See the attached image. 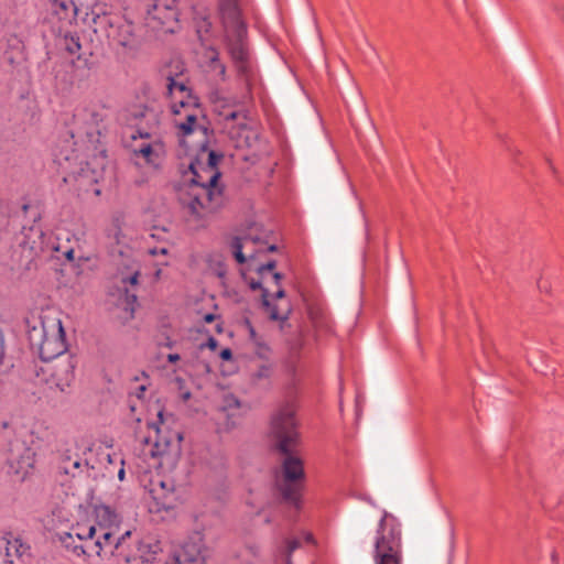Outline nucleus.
Here are the masks:
<instances>
[{
	"label": "nucleus",
	"mask_w": 564,
	"mask_h": 564,
	"mask_svg": "<svg viewBox=\"0 0 564 564\" xmlns=\"http://www.w3.org/2000/svg\"><path fill=\"white\" fill-rule=\"evenodd\" d=\"M137 133H138V137L141 138V139H148V138L151 137V132L145 131V130H141V129H138Z\"/></svg>",
	"instance_id": "nucleus-39"
},
{
	"label": "nucleus",
	"mask_w": 564,
	"mask_h": 564,
	"mask_svg": "<svg viewBox=\"0 0 564 564\" xmlns=\"http://www.w3.org/2000/svg\"><path fill=\"white\" fill-rule=\"evenodd\" d=\"M144 391H145V386H143V384L140 386L135 393L137 398L141 399L143 397Z\"/></svg>",
	"instance_id": "nucleus-44"
},
{
	"label": "nucleus",
	"mask_w": 564,
	"mask_h": 564,
	"mask_svg": "<svg viewBox=\"0 0 564 564\" xmlns=\"http://www.w3.org/2000/svg\"><path fill=\"white\" fill-rule=\"evenodd\" d=\"M220 159H221L220 154H217L214 151L209 152V154H208V166L206 169H204V171H203V173L206 174L205 177L210 176L213 173H219L218 171H216V165L220 161Z\"/></svg>",
	"instance_id": "nucleus-24"
},
{
	"label": "nucleus",
	"mask_w": 564,
	"mask_h": 564,
	"mask_svg": "<svg viewBox=\"0 0 564 564\" xmlns=\"http://www.w3.org/2000/svg\"><path fill=\"white\" fill-rule=\"evenodd\" d=\"M69 532L74 533L79 543H85L88 546H91V544H99V546L104 547V545L106 544L100 533L96 536L98 530L95 525L86 527L77 524L75 527H72Z\"/></svg>",
	"instance_id": "nucleus-16"
},
{
	"label": "nucleus",
	"mask_w": 564,
	"mask_h": 564,
	"mask_svg": "<svg viewBox=\"0 0 564 564\" xmlns=\"http://www.w3.org/2000/svg\"><path fill=\"white\" fill-rule=\"evenodd\" d=\"M132 115L134 118L149 117L151 120L156 121V115L148 108L137 109Z\"/></svg>",
	"instance_id": "nucleus-30"
},
{
	"label": "nucleus",
	"mask_w": 564,
	"mask_h": 564,
	"mask_svg": "<svg viewBox=\"0 0 564 564\" xmlns=\"http://www.w3.org/2000/svg\"><path fill=\"white\" fill-rule=\"evenodd\" d=\"M198 163L191 162L192 176L180 187L178 200L188 223L196 228L207 225L209 218L224 205L223 188L218 184L220 173L204 177L197 171Z\"/></svg>",
	"instance_id": "nucleus-2"
},
{
	"label": "nucleus",
	"mask_w": 564,
	"mask_h": 564,
	"mask_svg": "<svg viewBox=\"0 0 564 564\" xmlns=\"http://www.w3.org/2000/svg\"><path fill=\"white\" fill-rule=\"evenodd\" d=\"M249 334H250V339L253 341V344L260 339V337H258V335L252 326H249Z\"/></svg>",
	"instance_id": "nucleus-38"
},
{
	"label": "nucleus",
	"mask_w": 564,
	"mask_h": 564,
	"mask_svg": "<svg viewBox=\"0 0 564 564\" xmlns=\"http://www.w3.org/2000/svg\"><path fill=\"white\" fill-rule=\"evenodd\" d=\"M371 554L375 564H403L401 524L387 511L378 523Z\"/></svg>",
	"instance_id": "nucleus-5"
},
{
	"label": "nucleus",
	"mask_w": 564,
	"mask_h": 564,
	"mask_svg": "<svg viewBox=\"0 0 564 564\" xmlns=\"http://www.w3.org/2000/svg\"><path fill=\"white\" fill-rule=\"evenodd\" d=\"M106 34L113 45L131 48L134 44L133 25L119 18L109 20Z\"/></svg>",
	"instance_id": "nucleus-10"
},
{
	"label": "nucleus",
	"mask_w": 564,
	"mask_h": 564,
	"mask_svg": "<svg viewBox=\"0 0 564 564\" xmlns=\"http://www.w3.org/2000/svg\"><path fill=\"white\" fill-rule=\"evenodd\" d=\"M22 210L25 215H29L32 219V225H23L21 232L18 237L19 246L23 252H28L29 259L37 257L41 253L61 251V247L52 241V238L47 236L39 220L41 214L39 207L32 204L24 203Z\"/></svg>",
	"instance_id": "nucleus-7"
},
{
	"label": "nucleus",
	"mask_w": 564,
	"mask_h": 564,
	"mask_svg": "<svg viewBox=\"0 0 564 564\" xmlns=\"http://www.w3.org/2000/svg\"><path fill=\"white\" fill-rule=\"evenodd\" d=\"M63 254L68 259V260H72L74 258V249L73 248H68L64 251H62Z\"/></svg>",
	"instance_id": "nucleus-42"
},
{
	"label": "nucleus",
	"mask_w": 564,
	"mask_h": 564,
	"mask_svg": "<svg viewBox=\"0 0 564 564\" xmlns=\"http://www.w3.org/2000/svg\"><path fill=\"white\" fill-rule=\"evenodd\" d=\"M281 279H282L281 273L275 272V273L273 274V280H274V283H275V284H278V285H279V284H280Z\"/></svg>",
	"instance_id": "nucleus-46"
},
{
	"label": "nucleus",
	"mask_w": 564,
	"mask_h": 564,
	"mask_svg": "<svg viewBox=\"0 0 564 564\" xmlns=\"http://www.w3.org/2000/svg\"><path fill=\"white\" fill-rule=\"evenodd\" d=\"M57 536L62 546L77 557L85 556L91 558L94 555H101L102 546H99V544L88 546L85 543H79L73 532H61Z\"/></svg>",
	"instance_id": "nucleus-12"
},
{
	"label": "nucleus",
	"mask_w": 564,
	"mask_h": 564,
	"mask_svg": "<svg viewBox=\"0 0 564 564\" xmlns=\"http://www.w3.org/2000/svg\"><path fill=\"white\" fill-rule=\"evenodd\" d=\"M148 21L149 23L156 22L165 33H174L178 21L177 8H167L165 11H161V18H150L148 15Z\"/></svg>",
	"instance_id": "nucleus-17"
},
{
	"label": "nucleus",
	"mask_w": 564,
	"mask_h": 564,
	"mask_svg": "<svg viewBox=\"0 0 564 564\" xmlns=\"http://www.w3.org/2000/svg\"><path fill=\"white\" fill-rule=\"evenodd\" d=\"M262 304L265 307V310L268 311L269 317L272 321L284 322L288 319V314H280L278 307L270 303V301L268 300V290H265V289H263V292H262Z\"/></svg>",
	"instance_id": "nucleus-21"
},
{
	"label": "nucleus",
	"mask_w": 564,
	"mask_h": 564,
	"mask_svg": "<svg viewBox=\"0 0 564 564\" xmlns=\"http://www.w3.org/2000/svg\"><path fill=\"white\" fill-rule=\"evenodd\" d=\"M271 375V366L263 364L252 375L257 380L267 379Z\"/></svg>",
	"instance_id": "nucleus-28"
},
{
	"label": "nucleus",
	"mask_w": 564,
	"mask_h": 564,
	"mask_svg": "<svg viewBox=\"0 0 564 564\" xmlns=\"http://www.w3.org/2000/svg\"><path fill=\"white\" fill-rule=\"evenodd\" d=\"M305 540L307 542H313V535L311 533H305Z\"/></svg>",
	"instance_id": "nucleus-50"
},
{
	"label": "nucleus",
	"mask_w": 564,
	"mask_h": 564,
	"mask_svg": "<svg viewBox=\"0 0 564 564\" xmlns=\"http://www.w3.org/2000/svg\"><path fill=\"white\" fill-rule=\"evenodd\" d=\"M29 549V545L23 543L21 539L7 541L6 551L8 557L17 556L18 558H21L28 554Z\"/></svg>",
	"instance_id": "nucleus-19"
},
{
	"label": "nucleus",
	"mask_w": 564,
	"mask_h": 564,
	"mask_svg": "<svg viewBox=\"0 0 564 564\" xmlns=\"http://www.w3.org/2000/svg\"><path fill=\"white\" fill-rule=\"evenodd\" d=\"M206 57L209 61V68H210V70L217 73V75L221 79H225V77H226V66H225L224 63L220 62L218 51L215 47H212V46L208 47L206 50Z\"/></svg>",
	"instance_id": "nucleus-18"
},
{
	"label": "nucleus",
	"mask_w": 564,
	"mask_h": 564,
	"mask_svg": "<svg viewBox=\"0 0 564 564\" xmlns=\"http://www.w3.org/2000/svg\"><path fill=\"white\" fill-rule=\"evenodd\" d=\"M82 460L79 458L72 459L67 457L61 463L59 469L66 475L76 476V471L80 469Z\"/></svg>",
	"instance_id": "nucleus-23"
},
{
	"label": "nucleus",
	"mask_w": 564,
	"mask_h": 564,
	"mask_svg": "<svg viewBox=\"0 0 564 564\" xmlns=\"http://www.w3.org/2000/svg\"><path fill=\"white\" fill-rule=\"evenodd\" d=\"M130 533H131L130 531H126V532H124V533H123V534H122V535L117 540V542H116V544H115V547L117 549V547L122 543V541H123L126 538H128V536L130 535Z\"/></svg>",
	"instance_id": "nucleus-40"
},
{
	"label": "nucleus",
	"mask_w": 564,
	"mask_h": 564,
	"mask_svg": "<svg viewBox=\"0 0 564 564\" xmlns=\"http://www.w3.org/2000/svg\"><path fill=\"white\" fill-rule=\"evenodd\" d=\"M138 278H139V272L138 271H134L130 276L128 278H123L122 279V282L126 284V283H130L132 285L137 284L138 282Z\"/></svg>",
	"instance_id": "nucleus-36"
},
{
	"label": "nucleus",
	"mask_w": 564,
	"mask_h": 564,
	"mask_svg": "<svg viewBox=\"0 0 564 564\" xmlns=\"http://www.w3.org/2000/svg\"><path fill=\"white\" fill-rule=\"evenodd\" d=\"M167 94L172 99L171 111L174 115H182L184 112V120L175 122V126L181 131L182 135L186 137L192 134L197 128V102L196 99L191 96V91L183 82H178L175 77L167 76Z\"/></svg>",
	"instance_id": "nucleus-8"
},
{
	"label": "nucleus",
	"mask_w": 564,
	"mask_h": 564,
	"mask_svg": "<svg viewBox=\"0 0 564 564\" xmlns=\"http://www.w3.org/2000/svg\"><path fill=\"white\" fill-rule=\"evenodd\" d=\"M161 274V269H158L156 272H155V278H159Z\"/></svg>",
	"instance_id": "nucleus-54"
},
{
	"label": "nucleus",
	"mask_w": 564,
	"mask_h": 564,
	"mask_svg": "<svg viewBox=\"0 0 564 564\" xmlns=\"http://www.w3.org/2000/svg\"><path fill=\"white\" fill-rule=\"evenodd\" d=\"M239 409L240 408V402L239 400L234 397V395H228L225 398V405H224V410L227 411L229 409Z\"/></svg>",
	"instance_id": "nucleus-31"
},
{
	"label": "nucleus",
	"mask_w": 564,
	"mask_h": 564,
	"mask_svg": "<svg viewBox=\"0 0 564 564\" xmlns=\"http://www.w3.org/2000/svg\"><path fill=\"white\" fill-rule=\"evenodd\" d=\"M275 265H276L275 261H273V260L269 261L268 263L260 265L258 269V272L260 274H263L265 271L273 270L275 268Z\"/></svg>",
	"instance_id": "nucleus-34"
},
{
	"label": "nucleus",
	"mask_w": 564,
	"mask_h": 564,
	"mask_svg": "<svg viewBox=\"0 0 564 564\" xmlns=\"http://www.w3.org/2000/svg\"><path fill=\"white\" fill-rule=\"evenodd\" d=\"M271 434L278 449L285 455L282 464L283 479L279 484V489L285 501L297 507L304 468L302 460L292 454L299 438L293 405L284 404L273 414Z\"/></svg>",
	"instance_id": "nucleus-1"
},
{
	"label": "nucleus",
	"mask_w": 564,
	"mask_h": 564,
	"mask_svg": "<svg viewBox=\"0 0 564 564\" xmlns=\"http://www.w3.org/2000/svg\"><path fill=\"white\" fill-rule=\"evenodd\" d=\"M220 357L224 360H229L232 357V352H231V350L229 348H225V349L221 350Z\"/></svg>",
	"instance_id": "nucleus-37"
},
{
	"label": "nucleus",
	"mask_w": 564,
	"mask_h": 564,
	"mask_svg": "<svg viewBox=\"0 0 564 564\" xmlns=\"http://www.w3.org/2000/svg\"><path fill=\"white\" fill-rule=\"evenodd\" d=\"M151 495L161 509L169 510L174 507L175 490L172 480H160L152 484Z\"/></svg>",
	"instance_id": "nucleus-13"
},
{
	"label": "nucleus",
	"mask_w": 564,
	"mask_h": 564,
	"mask_svg": "<svg viewBox=\"0 0 564 564\" xmlns=\"http://www.w3.org/2000/svg\"><path fill=\"white\" fill-rule=\"evenodd\" d=\"M288 346L290 358L294 359L299 356V352L303 346V339L299 336L295 339L290 340Z\"/></svg>",
	"instance_id": "nucleus-25"
},
{
	"label": "nucleus",
	"mask_w": 564,
	"mask_h": 564,
	"mask_svg": "<svg viewBox=\"0 0 564 564\" xmlns=\"http://www.w3.org/2000/svg\"><path fill=\"white\" fill-rule=\"evenodd\" d=\"M171 415H165L163 411L158 412V421L148 424L155 434V441L151 443L149 437L144 438V452L153 458L159 459V466L166 469H173L182 453L183 434L178 430H171L169 421Z\"/></svg>",
	"instance_id": "nucleus-4"
},
{
	"label": "nucleus",
	"mask_w": 564,
	"mask_h": 564,
	"mask_svg": "<svg viewBox=\"0 0 564 564\" xmlns=\"http://www.w3.org/2000/svg\"><path fill=\"white\" fill-rule=\"evenodd\" d=\"M148 252L151 254V256H156V254H162V256H166L169 253V250L167 248L165 247H161V248H150L148 250Z\"/></svg>",
	"instance_id": "nucleus-35"
},
{
	"label": "nucleus",
	"mask_w": 564,
	"mask_h": 564,
	"mask_svg": "<svg viewBox=\"0 0 564 564\" xmlns=\"http://www.w3.org/2000/svg\"><path fill=\"white\" fill-rule=\"evenodd\" d=\"M284 295H285L284 290H283V289H279V290L275 292V294H274V299H282V297H284Z\"/></svg>",
	"instance_id": "nucleus-45"
},
{
	"label": "nucleus",
	"mask_w": 564,
	"mask_h": 564,
	"mask_svg": "<svg viewBox=\"0 0 564 564\" xmlns=\"http://www.w3.org/2000/svg\"><path fill=\"white\" fill-rule=\"evenodd\" d=\"M167 8H176V0H156L148 14L150 18H161V11H165Z\"/></svg>",
	"instance_id": "nucleus-22"
},
{
	"label": "nucleus",
	"mask_w": 564,
	"mask_h": 564,
	"mask_svg": "<svg viewBox=\"0 0 564 564\" xmlns=\"http://www.w3.org/2000/svg\"><path fill=\"white\" fill-rule=\"evenodd\" d=\"M254 345L257 346V355L262 358V359H268L269 357V354H270V348L269 346L263 343L261 339H259L257 343H254Z\"/></svg>",
	"instance_id": "nucleus-29"
},
{
	"label": "nucleus",
	"mask_w": 564,
	"mask_h": 564,
	"mask_svg": "<svg viewBox=\"0 0 564 564\" xmlns=\"http://www.w3.org/2000/svg\"><path fill=\"white\" fill-rule=\"evenodd\" d=\"M300 546L301 542L299 539H286L283 545H276L275 553L285 556L286 564H293L291 555Z\"/></svg>",
	"instance_id": "nucleus-20"
},
{
	"label": "nucleus",
	"mask_w": 564,
	"mask_h": 564,
	"mask_svg": "<svg viewBox=\"0 0 564 564\" xmlns=\"http://www.w3.org/2000/svg\"><path fill=\"white\" fill-rule=\"evenodd\" d=\"M8 225V216L4 209V206L2 202L0 200V232L7 227Z\"/></svg>",
	"instance_id": "nucleus-32"
},
{
	"label": "nucleus",
	"mask_w": 564,
	"mask_h": 564,
	"mask_svg": "<svg viewBox=\"0 0 564 564\" xmlns=\"http://www.w3.org/2000/svg\"><path fill=\"white\" fill-rule=\"evenodd\" d=\"M219 13L227 52L237 72L243 77H249L252 73V61L247 41V28L240 18L237 0H220Z\"/></svg>",
	"instance_id": "nucleus-3"
},
{
	"label": "nucleus",
	"mask_w": 564,
	"mask_h": 564,
	"mask_svg": "<svg viewBox=\"0 0 564 564\" xmlns=\"http://www.w3.org/2000/svg\"><path fill=\"white\" fill-rule=\"evenodd\" d=\"M94 512L99 525L98 532L107 544L112 539L115 530L120 524V516L107 505L96 506Z\"/></svg>",
	"instance_id": "nucleus-11"
},
{
	"label": "nucleus",
	"mask_w": 564,
	"mask_h": 564,
	"mask_svg": "<svg viewBox=\"0 0 564 564\" xmlns=\"http://www.w3.org/2000/svg\"><path fill=\"white\" fill-rule=\"evenodd\" d=\"M213 319H214V316L212 314H207L205 316V321L208 322V323L212 322Z\"/></svg>",
	"instance_id": "nucleus-51"
},
{
	"label": "nucleus",
	"mask_w": 564,
	"mask_h": 564,
	"mask_svg": "<svg viewBox=\"0 0 564 564\" xmlns=\"http://www.w3.org/2000/svg\"><path fill=\"white\" fill-rule=\"evenodd\" d=\"M260 288H261V283L260 282H252L251 283V289L257 290V289H260Z\"/></svg>",
	"instance_id": "nucleus-48"
},
{
	"label": "nucleus",
	"mask_w": 564,
	"mask_h": 564,
	"mask_svg": "<svg viewBox=\"0 0 564 564\" xmlns=\"http://www.w3.org/2000/svg\"><path fill=\"white\" fill-rule=\"evenodd\" d=\"M134 153L142 155L148 162H152L153 148L150 143L142 144L139 149H134Z\"/></svg>",
	"instance_id": "nucleus-27"
},
{
	"label": "nucleus",
	"mask_w": 564,
	"mask_h": 564,
	"mask_svg": "<svg viewBox=\"0 0 564 564\" xmlns=\"http://www.w3.org/2000/svg\"><path fill=\"white\" fill-rule=\"evenodd\" d=\"M216 345V340L214 338H210V346H215Z\"/></svg>",
	"instance_id": "nucleus-55"
},
{
	"label": "nucleus",
	"mask_w": 564,
	"mask_h": 564,
	"mask_svg": "<svg viewBox=\"0 0 564 564\" xmlns=\"http://www.w3.org/2000/svg\"><path fill=\"white\" fill-rule=\"evenodd\" d=\"M64 159H65L66 161H68V160H70V156H69V155H65V156H64Z\"/></svg>",
	"instance_id": "nucleus-57"
},
{
	"label": "nucleus",
	"mask_w": 564,
	"mask_h": 564,
	"mask_svg": "<svg viewBox=\"0 0 564 564\" xmlns=\"http://www.w3.org/2000/svg\"><path fill=\"white\" fill-rule=\"evenodd\" d=\"M275 250H276V247L274 245H271V246L267 247V249H265V251H268V252H272Z\"/></svg>",
	"instance_id": "nucleus-49"
},
{
	"label": "nucleus",
	"mask_w": 564,
	"mask_h": 564,
	"mask_svg": "<svg viewBox=\"0 0 564 564\" xmlns=\"http://www.w3.org/2000/svg\"><path fill=\"white\" fill-rule=\"evenodd\" d=\"M65 41H66V50L70 53V54H76L79 52L80 50V43H79V39L78 37H75V36H66L65 37Z\"/></svg>",
	"instance_id": "nucleus-26"
},
{
	"label": "nucleus",
	"mask_w": 564,
	"mask_h": 564,
	"mask_svg": "<svg viewBox=\"0 0 564 564\" xmlns=\"http://www.w3.org/2000/svg\"><path fill=\"white\" fill-rule=\"evenodd\" d=\"M180 358H181V357H180V355H178V354H169V355H167V360H169L170 362H176V361H178V360H180Z\"/></svg>",
	"instance_id": "nucleus-43"
},
{
	"label": "nucleus",
	"mask_w": 564,
	"mask_h": 564,
	"mask_svg": "<svg viewBox=\"0 0 564 564\" xmlns=\"http://www.w3.org/2000/svg\"><path fill=\"white\" fill-rule=\"evenodd\" d=\"M35 462V453L24 443L13 444L8 458V473L23 481L32 470Z\"/></svg>",
	"instance_id": "nucleus-9"
},
{
	"label": "nucleus",
	"mask_w": 564,
	"mask_h": 564,
	"mask_svg": "<svg viewBox=\"0 0 564 564\" xmlns=\"http://www.w3.org/2000/svg\"><path fill=\"white\" fill-rule=\"evenodd\" d=\"M553 10L564 21V1L558 0L553 3Z\"/></svg>",
	"instance_id": "nucleus-33"
},
{
	"label": "nucleus",
	"mask_w": 564,
	"mask_h": 564,
	"mask_svg": "<svg viewBox=\"0 0 564 564\" xmlns=\"http://www.w3.org/2000/svg\"><path fill=\"white\" fill-rule=\"evenodd\" d=\"M552 561L553 562L557 561V554L555 552L552 553Z\"/></svg>",
	"instance_id": "nucleus-53"
},
{
	"label": "nucleus",
	"mask_w": 564,
	"mask_h": 564,
	"mask_svg": "<svg viewBox=\"0 0 564 564\" xmlns=\"http://www.w3.org/2000/svg\"><path fill=\"white\" fill-rule=\"evenodd\" d=\"M184 398L185 399L189 398V393H185Z\"/></svg>",
	"instance_id": "nucleus-58"
},
{
	"label": "nucleus",
	"mask_w": 564,
	"mask_h": 564,
	"mask_svg": "<svg viewBox=\"0 0 564 564\" xmlns=\"http://www.w3.org/2000/svg\"><path fill=\"white\" fill-rule=\"evenodd\" d=\"M124 475H126L124 468H123V467H121V468L119 469V471H118V478H119V480H121V481H122V480L124 479Z\"/></svg>",
	"instance_id": "nucleus-47"
},
{
	"label": "nucleus",
	"mask_w": 564,
	"mask_h": 564,
	"mask_svg": "<svg viewBox=\"0 0 564 564\" xmlns=\"http://www.w3.org/2000/svg\"><path fill=\"white\" fill-rule=\"evenodd\" d=\"M56 388L65 392L72 384L75 378V365L70 358H65L55 365L52 373Z\"/></svg>",
	"instance_id": "nucleus-15"
},
{
	"label": "nucleus",
	"mask_w": 564,
	"mask_h": 564,
	"mask_svg": "<svg viewBox=\"0 0 564 564\" xmlns=\"http://www.w3.org/2000/svg\"><path fill=\"white\" fill-rule=\"evenodd\" d=\"M128 299L131 300V303H135L137 302V296L134 294L128 295Z\"/></svg>",
	"instance_id": "nucleus-52"
},
{
	"label": "nucleus",
	"mask_w": 564,
	"mask_h": 564,
	"mask_svg": "<svg viewBox=\"0 0 564 564\" xmlns=\"http://www.w3.org/2000/svg\"><path fill=\"white\" fill-rule=\"evenodd\" d=\"M182 562V554H175L173 558L167 562L166 564H181Z\"/></svg>",
	"instance_id": "nucleus-41"
},
{
	"label": "nucleus",
	"mask_w": 564,
	"mask_h": 564,
	"mask_svg": "<svg viewBox=\"0 0 564 564\" xmlns=\"http://www.w3.org/2000/svg\"><path fill=\"white\" fill-rule=\"evenodd\" d=\"M166 346H167L169 348H172L173 344H172L171 341H169V343H166Z\"/></svg>",
	"instance_id": "nucleus-56"
},
{
	"label": "nucleus",
	"mask_w": 564,
	"mask_h": 564,
	"mask_svg": "<svg viewBox=\"0 0 564 564\" xmlns=\"http://www.w3.org/2000/svg\"><path fill=\"white\" fill-rule=\"evenodd\" d=\"M257 239L251 236L235 237L230 242V249L234 258L240 264L245 263L247 259L256 257L254 245Z\"/></svg>",
	"instance_id": "nucleus-14"
},
{
	"label": "nucleus",
	"mask_w": 564,
	"mask_h": 564,
	"mask_svg": "<svg viewBox=\"0 0 564 564\" xmlns=\"http://www.w3.org/2000/svg\"><path fill=\"white\" fill-rule=\"evenodd\" d=\"M29 339L31 346L37 348L43 361H50L63 355L67 349L62 321L57 318L41 322L40 326H33L29 332Z\"/></svg>",
	"instance_id": "nucleus-6"
}]
</instances>
